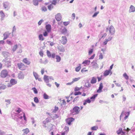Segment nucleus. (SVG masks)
I'll list each match as a JSON object with an SVG mask.
<instances>
[{
  "mask_svg": "<svg viewBox=\"0 0 135 135\" xmlns=\"http://www.w3.org/2000/svg\"><path fill=\"white\" fill-rule=\"evenodd\" d=\"M23 62L27 65H28L30 64V62L28 60L27 58H25L23 59Z\"/></svg>",
  "mask_w": 135,
  "mask_h": 135,
  "instance_id": "obj_23",
  "label": "nucleus"
},
{
  "mask_svg": "<svg viewBox=\"0 0 135 135\" xmlns=\"http://www.w3.org/2000/svg\"><path fill=\"white\" fill-rule=\"evenodd\" d=\"M98 128V127L96 126H94L93 127H91V129L93 131H95Z\"/></svg>",
  "mask_w": 135,
  "mask_h": 135,
  "instance_id": "obj_43",
  "label": "nucleus"
},
{
  "mask_svg": "<svg viewBox=\"0 0 135 135\" xmlns=\"http://www.w3.org/2000/svg\"><path fill=\"white\" fill-rule=\"evenodd\" d=\"M46 28L48 32H49L51 31V26L49 24L46 25Z\"/></svg>",
  "mask_w": 135,
  "mask_h": 135,
  "instance_id": "obj_17",
  "label": "nucleus"
},
{
  "mask_svg": "<svg viewBox=\"0 0 135 135\" xmlns=\"http://www.w3.org/2000/svg\"><path fill=\"white\" fill-rule=\"evenodd\" d=\"M44 21V20H41L38 22V24L39 25H40Z\"/></svg>",
  "mask_w": 135,
  "mask_h": 135,
  "instance_id": "obj_63",
  "label": "nucleus"
},
{
  "mask_svg": "<svg viewBox=\"0 0 135 135\" xmlns=\"http://www.w3.org/2000/svg\"><path fill=\"white\" fill-rule=\"evenodd\" d=\"M99 13V11H97V12H95L94 15L92 16V17L93 18L97 16V15Z\"/></svg>",
  "mask_w": 135,
  "mask_h": 135,
  "instance_id": "obj_45",
  "label": "nucleus"
},
{
  "mask_svg": "<svg viewBox=\"0 0 135 135\" xmlns=\"http://www.w3.org/2000/svg\"><path fill=\"white\" fill-rule=\"evenodd\" d=\"M61 16L60 13H59L55 15V19L58 21H60L61 20Z\"/></svg>",
  "mask_w": 135,
  "mask_h": 135,
  "instance_id": "obj_10",
  "label": "nucleus"
},
{
  "mask_svg": "<svg viewBox=\"0 0 135 135\" xmlns=\"http://www.w3.org/2000/svg\"><path fill=\"white\" fill-rule=\"evenodd\" d=\"M0 16L1 17V20L2 21L3 20L5 16V15L2 11H1L0 12Z\"/></svg>",
  "mask_w": 135,
  "mask_h": 135,
  "instance_id": "obj_18",
  "label": "nucleus"
},
{
  "mask_svg": "<svg viewBox=\"0 0 135 135\" xmlns=\"http://www.w3.org/2000/svg\"><path fill=\"white\" fill-rule=\"evenodd\" d=\"M3 6L4 8L7 10H9L10 8V3L8 2H6L3 3Z\"/></svg>",
  "mask_w": 135,
  "mask_h": 135,
  "instance_id": "obj_4",
  "label": "nucleus"
},
{
  "mask_svg": "<svg viewBox=\"0 0 135 135\" xmlns=\"http://www.w3.org/2000/svg\"><path fill=\"white\" fill-rule=\"evenodd\" d=\"M65 129V130L66 133H67L69 131V128L68 126H65L64 128Z\"/></svg>",
  "mask_w": 135,
  "mask_h": 135,
  "instance_id": "obj_44",
  "label": "nucleus"
},
{
  "mask_svg": "<svg viewBox=\"0 0 135 135\" xmlns=\"http://www.w3.org/2000/svg\"><path fill=\"white\" fill-rule=\"evenodd\" d=\"M123 132L122 131V129L121 128H119V130L117 131V132L118 134H119L121 133H123Z\"/></svg>",
  "mask_w": 135,
  "mask_h": 135,
  "instance_id": "obj_35",
  "label": "nucleus"
},
{
  "mask_svg": "<svg viewBox=\"0 0 135 135\" xmlns=\"http://www.w3.org/2000/svg\"><path fill=\"white\" fill-rule=\"evenodd\" d=\"M91 85L89 83H86L85 85H84V86L85 87L87 88H89L91 87Z\"/></svg>",
  "mask_w": 135,
  "mask_h": 135,
  "instance_id": "obj_40",
  "label": "nucleus"
},
{
  "mask_svg": "<svg viewBox=\"0 0 135 135\" xmlns=\"http://www.w3.org/2000/svg\"><path fill=\"white\" fill-rule=\"evenodd\" d=\"M103 88V84L100 83L99 84V86L98 89L97 90V92L98 93H100L102 91V89Z\"/></svg>",
  "mask_w": 135,
  "mask_h": 135,
  "instance_id": "obj_14",
  "label": "nucleus"
},
{
  "mask_svg": "<svg viewBox=\"0 0 135 135\" xmlns=\"http://www.w3.org/2000/svg\"><path fill=\"white\" fill-rule=\"evenodd\" d=\"M38 1L37 0H33V4L35 6H37L38 5Z\"/></svg>",
  "mask_w": 135,
  "mask_h": 135,
  "instance_id": "obj_33",
  "label": "nucleus"
},
{
  "mask_svg": "<svg viewBox=\"0 0 135 135\" xmlns=\"http://www.w3.org/2000/svg\"><path fill=\"white\" fill-rule=\"evenodd\" d=\"M47 56L49 57H51V53L49 50H47Z\"/></svg>",
  "mask_w": 135,
  "mask_h": 135,
  "instance_id": "obj_42",
  "label": "nucleus"
},
{
  "mask_svg": "<svg viewBox=\"0 0 135 135\" xmlns=\"http://www.w3.org/2000/svg\"><path fill=\"white\" fill-rule=\"evenodd\" d=\"M62 101H63L61 103V106H62L63 105H65L66 104V102L65 101V100L64 99H63Z\"/></svg>",
  "mask_w": 135,
  "mask_h": 135,
  "instance_id": "obj_49",
  "label": "nucleus"
},
{
  "mask_svg": "<svg viewBox=\"0 0 135 135\" xmlns=\"http://www.w3.org/2000/svg\"><path fill=\"white\" fill-rule=\"evenodd\" d=\"M110 73H111L110 75H111L112 74V72L110 70H106L104 73V75L106 76L108 75Z\"/></svg>",
  "mask_w": 135,
  "mask_h": 135,
  "instance_id": "obj_15",
  "label": "nucleus"
},
{
  "mask_svg": "<svg viewBox=\"0 0 135 135\" xmlns=\"http://www.w3.org/2000/svg\"><path fill=\"white\" fill-rule=\"evenodd\" d=\"M130 114V113L129 112H125L124 111H123L120 116V119H121V117L123 116V115L124 114L125 115H126L125 117H124V119L126 120V119L128 117L129 114Z\"/></svg>",
  "mask_w": 135,
  "mask_h": 135,
  "instance_id": "obj_5",
  "label": "nucleus"
},
{
  "mask_svg": "<svg viewBox=\"0 0 135 135\" xmlns=\"http://www.w3.org/2000/svg\"><path fill=\"white\" fill-rule=\"evenodd\" d=\"M48 9L49 10H51L52 8H53V6L52 4H50L48 6Z\"/></svg>",
  "mask_w": 135,
  "mask_h": 135,
  "instance_id": "obj_48",
  "label": "nucleus"
},
{
  "mask_svg": "<svg viewBox=\"0 0 135 135\" xmlns=\"http://www.w3.org/2000/svg\"><path fill=\"white\" fill-rule=\"evenodd\" d=\"M97 81L96 78L94 77H93L90 81V83L92 84H94L96 83Z\"/></svg>",
  "mask_w": 135,
  "mask_h": 135,
  "instance_id": "obj_21",
  "label": "nucleus"
},
{
  "mask_svg": "<svg viewBox=\"0 0 135 135\" xmlns=\"http://www.w3.org/2000/svg\"><path fill=\"white\" fill-rule=\"evenodd\" d=\"M81 94V92L80 91L75 92L74 93V95H80Z\"/></svg>",
  "mask_w": 135,
  "mask_h": 135,
  "instance_id": "obj_52",
  "label": "nucleus"
},
{
  "mask_svg": "<svg viewBox=\"0 0 135 135\" xmlns=\"http://www.w3.org/2000/svg\"><path fill=\"white\" fill-rule=\"evenodd\" d=\"M18 77L19 79H24V74L22 73H20L18 74Z\"/></svg>",
  "mask_w": 135,
  "mask_h": 135,
  "instance_id": "obj_19",
  "label": "nucleus"
},
{
  "mask_svg": "<svg viewBox=\"0 0 135 135\" xmlns=\"http://www.w3.org/2000/svg\"><path fill=\"white\" fill-rule=\"evenodd\" d=\"M17 45H15L14 46L13 49L12 50L13 51H15L17 49Z\"/></svg>",
  "mask_w": 135,
  "mask_h": 135,
  "instance_id": "obj_53",
  "label": "nucleus"
},
{
  "mask_svg": "<svg viewBox=\"0 0 135 135\" xmlns=\"http://www.w3.org/2000/svg\"><path fill=\"white\" fill-rule=\"evenodd\" d=\"M60 0H53L52 4H53L55 5L56 4L57 2H58Z\"/></svg>",
  "mask_w": 135,
  "mask_h": 135,
  "instance_id": "obj_47",
  "label": "nucleus"
},
{
  "mask_svg": "<svg viewBox=\"0 0 135 135\" xmlns=\"http://www.w3.org/2000/svg\"><path fill=\"white\" fill-rule=\"evenodd\" d=\"M80 79V78H76L73 79V81L74 82L76 81H78Z\"/></svg>",
  "mask_w": 135,
  "mask_h": 135,
  "instance_id": "obj_56",
  "label": "nucleus"
},
{
  "mask_svg": "<svg viewBox=\"0 0 135 135\" xmlns=\"http://www.w3.org/2000/svg\"><path fill=\"white\" fill-rule=\"evenodd\" d=\"M109 32L111 35H113L115 32V30L114 27L112 26H111L109 27Z\"/></svg>",
  "mask_w": 135,
  "mask_h": 135,
  "instance_id": "obj_9",
  "label": "nucleus"
},
{
  "mask_svg": "<svg viewBox=\"0 0 135 135\" xmlns=\"http://www.w3.org/2000/svg\"><path fill=\"white\" fill-rule=\"evenodd\" d=\"M2 62L5 65L7 66L8 67H10L11 66V61L9 59H4L2 60Z\"/></svg>",
  "mask_w": 135,
  "mask_h": 135,
  "instance_id": "obj_3",
  "label": "nucleus"
},
{
  "mask_svg": "<svg viewBox=\"0 0 135 135\" xmlns=\"http://www.w3.org/2000/svg\"><path fill=\"white\" fill-rule=\"evenodd\" d=\"M22 110L20 108H18L17 109H16V112L18 114H18L20 113L21 111Z\"/></svg>",
  "mask_w": 135,
  "mask_h": 135,
  "instance_id": "obj_50",
  "label": "nucleus"
},
{
  "mask_svg": "<svg viewBox=\"0 0 135 135\" xmlns=\"http://www.w3.org/2000/svg\"><path fill=\"white\" fill-rule=\"evenodd\" d=\"M39 40L41 41H43L44 40V38L43 37L42 35L40 34L38 36Z\"/></svg>",
  "mask_w": 135,
  "mask_h": 135,
  "instance_id": "obj_30",
  "label": "nucleus"
},
{
  "mask_svg": "<svg viewBox=\"0 0 135 135\" xmlns=\"http://www.w3.org/2000/svg\"><path fill=\"white\" fill-rule=\"evenodd\" d=\"M5 134V133L1 130H0V135H4Z\"/></svg>",
  "mask_w": 135,
  "mask_h": 135,
  "instance_id": "obj_64",
  "label": "nucleus"
},
{
  "mask_svg": "<svg viewBox=\"0 0 135 135\" xmlns=\"http://www.w3.org/2000/svg\"><path fill=\"white\" fill-rule=\"evenodd\" d=\"M44 79L45 82L47 83L49 82V78L48 76L46 75H44Z\"/></svg>",
  "mask_w": 135,
  "mask_h": 135,
  "instance_id": "obj_22",
  "label": "nucleus"
},
{
  "mask_svg": "<svg viewBox=\"0 0 135 135\" xmlns=\"http://www.w3.org/2000/svg\"><path fill=\"white\" fill-rule=\"evenodd\" d=\"M81 68V66L80 64H79V65L75 69V70L76 72L79 71Z\"/></svg>",
  "mask_w": 135,
  "mask_h": 135,
  "instance_id": "obj_29",
  "label": "nucleus"
},
{
  "mask_svg": "<svg viewBox=\"0 0 135 135\" xmlns=\"http://www.w3.org/2000/svg\"><path fill=\"white\" fill-rule=\"evenodd\" d=\"M6 42L9 45H12V42H11V41H9L8 40H7Z\"/></svg>",
  "mask_w": 135,
  "mask_h": 135,
  "instance_id": "obj_51",
  "label": "nucleus"
},
{
  "mask_svg": "<svg viewBox=\"0 0 135 135\" xmlns=\"http://www.w3.org/2000/svg\"><path fill=\"white\" fill-rule=\"evenodd\" d=\"M80 108L78 106H75L73 109L70 110V112L72 114L74 115L78 114L79 113L80 111Z\"/></svg>",
  "mask_w": 135,
  "mask_h": 135,
  "instance_id": "obj_1",
  "label": "nucleus"
},
{
  "mask_svg": "<svg viewBox=\"0 0 135 135\" xmlns=\"http://www.w3.org/2000/svg\"><path fill=\"white\" fill-rule=\"evenodd\" d=\"M16 27H15V26H14L13 27V30H12V36H13V32H14V31H16Z\"/></svg>",
  "mask_w": 135,
  "mask_h": 135,
  "instance_id": "obj_58",
  "label": "nucleus"
},
{
  "mask_svg": "<svg viewBox=\"0 0 135 135\" xmlns=\"http://www.w3.org/2000/svg\"><path fill=\"white\" fill-rule=\"evenodd\" d=\"M135 11V8L132 5H131L130 7V8L129 10V12H134Z\"/></svg>",
  "mask_w": 135,
  "mask_h": 135,
  "instance_id": "obj_24",
  "label": "nucleus"
},
{
  "mask_svg": "<svg viewBox=\"0 0 135 135\" xmlns=\"http://www.w3.org/2000/svg\"><path fill=\"white\" fill-rule=\"evenodd\" d=\"M15 120H16L17 122V124H20V123H21V121H20L18 118L17 117H15L14 119Z\"/></svg>",
  "mask_w": 135,
  "mask_h": 135,
  "instance_id": "obj_26",
  "label": "nucleus"
},
{
  "mask_svg": "<svg viewBox=\"0 0 135 135\" xmlns=\"http://www.w3.org/2000/svg\"><path fill=\"white\" fill-rule=\"evenodd\" d=\"M17 66L18 68L21 70H23V67L24 66V65L22 63H18L17 64Z\"/></svg>",
  "mask_w": 135,
  "mask_h": 135,
  "instance_id": "obj_16",
  "label": "nucleus"
},
{
  "mask_svg": "<svg viewBox=\"0 0 135 135\" xmlns=\"http://www.w3.org/2000/svg\"><path fill=\"white\" fill-rule=\"evenodd\" d=\"M67 42V39L65 36H62L61 37V43L63 45L66 44Z\"/></svg>",
  "mask_w": 135,
  "mask_h": 135,
  "instance_id": "obj_6",
  "label": "nucleus"
},
{
  "mask_svg": "<svg viewBox=\"0 0 135 135\" xmlns=\"http://www.w3.org/2000/svg\"><path fill=\"white\" fill-rule=\"evenodd\" d=\"M98 95V94H96L90 97V99L92 101H94L96 97Z\"/></svg>",
  "mask_w": 135,
  "mask_h": 135,
  "instance_id": "obj_25",
  "label": "nucleus"
},
{
  "mask_svg": "<svg viewBox=\"0 0 135 135\" xmlns=\"http://www.w3.org/2000/svg\"><path fill=\"white\" fill-rule=\"evenodd\" d=\"M107 35V34L106 33H104L103 35L100 38L99 41L102 38H104Z\"/></svg>",
  "mask_w": 135,
  "mask_h": 135,
  "instance_id": "obj_46",
  "label": "nucleus"
},
{
  "mask_svg": "<svg viewBox=\"0 0 135 135\" xmlns=\"http://www.w3.org/2000/svg\"><path fill=\"white\" fill-rule=\"evenodd\" d=\"M23 131H24V133L26 134H27L29 132V129L27 128H26L25 129H23Z\"/></svg>",
  "mask_w": 135,
  "mask_h": 135,
  "instance_id": "obj_36",
  "label": "nucleus"
},
{
  "mask_svg": "<svg viewBox=\"0 0 135 135\" xmlns=\"http://www.w3.org/2000/svg\"><path fill=\"white\" fill-rule=\"evenodd\" d=\"M85 100L87 103H90L91 102V100L89 98H88L86 100Z\"/></svg>",
  "mask_w": 135,
  "mask_h": 135,
  "instance_id": "obj_60",
  "label": "nucleus"
},
{
  "mask_svg": "<svg viewBox=\"0 0 135 135\" xmlns=\"http://www.w3.org/2000/svg\"><path fill=\"white\" fill-rule=\"evenodd\" d=\"M85 68H83L81 70V72L82 73H84V72H86L88 71V70H84V69H85Z\"/></svg>",
  "mask_w": 135,
  "mask_h": 135,
  "instance_id": "obj_61",
  "label": "nucleus"
},
{
  "mask_svg": "<svg viewBox=\"0 0 135 135\" xmlns=\"http://www.w3.org/2000/svg\"><path fill=\"white\" fill-rule=\"evenodd\" d=\"M123 76L126 80H128L129 79V76L127 75L126 73H125L123 75Z\"/></svg>",
  "mask_w": 135,
  "mask_h": 135,
  "instance_id": "obj_34",
  "label": "nucleus"
},
{
  "mask_svg": "<svg viewBox=\"0 0 135 135\" xmlns=\"http://www.w3.org/2000/svg\"><path fill=\"white\" fill-rule=\"evenodd\" d=\"M61 33L64 35H66L67 36H68L69 35V34L68 32V30L65 28L62 29L61 31Z\"/></svg>",
  "mask_w": 135,
  "mask_h": 135,
  "instance_id": "obj_8",
  "label": "nucleus"
},
{
  "mask_svg": "<svg viewBox=\"0 0 135 135\" xmlns=\"http://www.w3.org/2000/svg\"><path fill=\"white\" fill-rule=\"evenodd\" d=\"M8 74V73L7 71L6 70H3L1 72L0 76L1 78H5L7 76Z\"/></svg>",
  "mask_w": 135,
  "mask_h": 135,
  "instance_id": "obj_2",
  "label": "nucleus"
},
{
  "mask_svg": "<svg viewBox=\"0 0 135 135\" xmlns=\"http://www.w3.org/2000/svg\"><path fill=\"white\" fill-rule=\"evenodd\" d=\"M32 90H33V92L35 94H37V93L38 91L34 87L32 88Z\"/></svg>",
  "mask_w": 135,
  "mask_h": 135,
  "instance_id": "obj_41",
  "label": "nucleus"
},
{
  "mask_svg": "<svg viewBox=\"0 0 135 135\" xmlns=\"http://www.w3.org/2000/svg\"><path fill=\"white\" fill-rule=\"evenodd\" d=\"M90 63V61L88 60H86L84 61L82 63L83 64H85L87 65H89Z\"/></svg>",
  "mask_w": 135,
  "mask_h": 135,
  "instance_id": "obj_27",
  "label": "nucleus"
},
{
  "mask_svg": "<svg viewBox=\"0 0 135 135\" xmlns=\"http://www.w3.org/2000/svg\"><path fill=\"white\" fill-rule=\"evenodd\" d=\"M43 98L45 99H48L49 98V96L46 93L44 94L43 95Z\"/></svg>",
  "mask_w": 135,
  "mask_h": 135,
  "instance_id": "obj_32",
  "label": "nucleus"
},
{
  "mask_svg": "<svg viewBox=\"0 0 135 135\" xmlns=\"http://www.w3.org/2000/svg\"><path fill=\"white\" fill-rule=\"evenodd\" d=\"M56 59L57 60L56 62H59L61 60V58L60 56L57 55L56 56Z\"/></svg>",
  "mask_w": 135,
  "mask_h": 135,
  "instance_id": "obj_31",
  "label": "nucleus"
},
{
  "mask_svg": "<svg viewBox=\"0 0 135 135\" xmlns=\"http://www.w3.org/2000/svg\"><path fill=\"white\" fill-rule=\"evenodd\" d=\"M79 98V96H77L76 97H75V98H74V100H73V102L75 103L77 101H78V99Z\"/></svg>",
  "mask_w": 135,
  "mask_h": 135,
  "instance_id": "obj_54",
  "label": "nucleus"
},
{
  "mask_svg": "<svg viewBox=\"0 0 135 135\" xmlns=\"http://www.w3.org/2000/svg\"><path fill=\"white\" fill-rule=\"evenodd\" d=\"M34 100L35 102L36 103H38L39 102V100L37 97H35L34 98Z\"/></svg>",
  "mask_w": 135,
  "mask_h": 135,
  "instance_id": "obj_37",
  "label": "nucleus"
},
{
  "mask_svg": "<svg viewBox=\"0 0 135 135\" xmlns=\"http://www.w3.org/2000/svg\"><path fill=\"white\" fill-rule=\"evenodd\" d=\"M20 114L21 115H22V114H23V117L25 121H26V120H27L26 118V116L25 113L23 112H22V113H21Z\"/></svg>",
  "mask_w": 135,
  "mask_h": 135,
  "instance_id": "obj_39",
  "label": "nucleus"
},
{
  "mask_svg": "<svg viewBox=\"0 0 135 135\" xmlns=\"http://www.w3.org/2000/svg\"><path fill=\"white\" fill-rule=\"evenodd\" d=\"M43 35L44 36L46 37L47 36L48 33V32L46 31H45L43 34Z\"/></svg>",
  "mask_w": 135,
  "mask_h": 135,
  "instance_id": "obj_62",
  "label": "nucleus"
},
{
  "mask_svg": "<svg viewBox=\"0 0 135 135\" xmlns=\"http://www.w3.org/2000/svg\"><path fill=\"white\" fill-rule=\"evenodd\" d=\"M82 87H81L80 88L76 87L75 89L74 90L76 91L79 90Z\"/></svg>",
  "mask_w": 135,
  "mask_h": 135,
  "instance_id": "obj_57",
  "label": "nucleus"
},
{
  "mask_svg": "<svg viewBox=\"0 0 135 135\" xmlns=\"http://www.w3.org/2000/svg\"><path fill=\"white\" fill-rule=\"evenodd\" d=\"M92 66L93 68L95 69L98 68V65L95 61H93L91 63Z\"/></svg>",
  "mask_w": 135,
  "mask_h": 135,
  "instance_id": "obj_13",
  "label": "nucleus"
},
{
  "mask_svg": "<svg viewBox=\"0 0 135 135\" xmlns=\"http://www.w3.org/2000/svg\"><path fill=\"white\" fill-rule=\"evenodd\" d=\"M57 49L61 52H64L65 51L64 47L62 45L57 47Z\"/></svg>",
  "mask_w": 135,
  "mask_h": 135,
  "instance_id": "obj_11",
  "label": "nucleus"
},
{
  "mask_svg": "<svg viewBox=\"0 0 135 135\" xmlns=\"http://www.w3.org/2000/svg\"><path fill=\"white\" fill-rule=\"evenodd\" d=\"M74 120L75 119L72 117H71L66 119V121L69 125H70L71 122Z\"/></svg>",
  "mask_w": 135,
  "mask_h": 135,
  "instance_id": "obj_7",
  "label": "nucleus"
},
{
  "mask_svg": "<svg viewBox=\"0 0 135 135\" xmlns=\"http://www.w3.org/2000/svg\"><path fill=\"white\" fill-rule=\"evenodd\" d=\"M10 84L14 85L17 83V81L14 79H12L10 81Z\"/></svg>",
  "mask_w": 135,
  "mask_h": 135,
  "instance_id": "obj_20",
  "label": "nucleus"
},
{
  "mask_svg": "<svg viewBox=\"0 0 135 135\" xmlns=\"http://www.w3.org/2000/svg\"><path fill=\"white\" fill-rule=\"evenodd\" d=\"M11 33L9 32H7L4 33L3 34L4 38L3 40H5L10 35Z\"/></svg>",
  "mask_w": 135,
  "mask_h": 135,
  "instance_id": "obj_12",
  "label": "nucleus"
},
{
  "mask_svg": "<svg viewBox=\"0 0 135 135\" xmlns=\"http://www.w3.org/2000/svg\"><path fill=\"white\" fill-rule=\"evenodd\" d=\"M58 110V107H55L54 109L53 110V112L54 113H55L56 111H57Z\"/></svg>",
  "mask_w": 135,
  "mask_h": 135,
  "instance_id": "obj_59",
  "label": "nucleus"
},
{
  "mask_svg": "<svg viewBox=\"0 0 135 135\" xmlns=\"http://www.w3.org/2000/svg\"><path fill=\"white\" fill-rule=\"evenodd\" d=\"M16 116L19 119H21L23 118V116L22 115H21L20 114H17Z\"/></svg>",
  "mask_w": 135,
  "mask_h": 135,
  "instance_id": "obj_38",
  "label": "nucleus"
},
{
  "mask_svg": "<svg viewBox=\"0 0 135 135\" xmlns=\"http://www.w3.org/2000/svg\"><path fill=\"white\" fill-rule=\"evenodd\" d=\"M7 87L6 86L3 84H0V89L4 90Z\"/></svg>",
  "mask_w": 135,
  "mask_h": 135,
  "instance_id": "obj_28",
  "label": "nucleus"
},
{
  "mask_svg": "<svg viewBox=\"0 0 135 135\" xmlns=\"http://www.w3.org/2000/svg\"><path fill=\"white\" fill-rule=\"evenodd\" d=\"M41 9L42 11L45 12L47 11V8L45 7H42Z\"/></svg>",
  "mask_w": 135,
  "mask_h": 135,
  "instance_id": "obj_55",
  "label": "nucleus"
}]
</instances>
